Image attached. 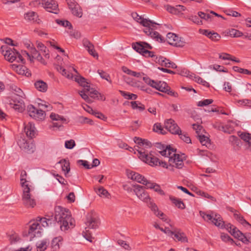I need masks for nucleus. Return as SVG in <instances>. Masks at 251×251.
<instances>
[{"label":"nucleus","instance_id":"nucleus-49","mask_svg":"<svg viewBox=\"0 0 251 251\" xmlns=\"http://www.w3.org/2000/svg\"><path fill=\"white\" fill-rule=\"evenodd\" d=\"M9 240L11 244H14L19 241L21 238L17 233L14 232L9 236Z\"/></svg>","mask_w":251,"mask_h":251},{"label":"nucleus","instance_id":"nucleus-11","mask_svg":"<svg viewBox=\"0 0 251 251\" xmlns=\"http://www.w3.org/2000/svg\"><path fill=\"white\" fill-rule=\"evenodd\" d=\"M100 223V220L96 213H89L86 216L85 229H97L98 228Z\"/></svg>","mask_w":251,"mask_h":251},{"label":"nucleus","instance_id":"nucleus-21","mask_svg":"<svg viewBox=\"0 0 251 251\" xmlns=\"http://www.w3.org/2000/svg\"><path fill=\"white\" fill-rule=\"evenodd\" d=\"M23 63H16L11 65V68L17 73L21 75L28 76L29 73H28L26 67L23 65Z\"/></svg>","mask_w":251,"mask_h":251},{"label":"nucleus","instance_id":"nucleus-4","mask_svg":"<svg viewBox=\"0 0 251 251\" xmlns=\"http://www.w3.org/2000/svg\"><path fill=\"white\" fill-rule=\"evenodd\" d=\"M138 149L137 151L138 152L139 158L143 161L146 163L149 164L150 166H161L163 168H167V164L166 162L163 161H160L159 159L154 157V155L150 152L148 154L146 152L145 150L141 147H138Z\"/></svg>","mask_w":251,"mask_h":251},{"label":"nucleus","instance_id":"nucleus-17","mask_svg":"<svg viewBox=\"0 0 251 251\" xmlns=\"http://www.w3.org/2000/svg\"><path fill=\"white\" fill-rule=\"evenodd\" d=\"M9 104L11 107L19 112H22L25 109L24 102L20 97H12L9 101Z\"/></svg>","mask_w":251,"mask_h":251},{"label":"nucleus","instance_id":"nucleus-54","mask_svg":"<svg viewBox=\"0 0 251 251\" xmlns=\"http://www.w3.org/2000/svg\"><path fill=\"white\" fill-rule=\"evenodd\" d=\"M197 194L200 196H201L202 197H203L204 198H207V199H209L210 200H211L212 201H216V199L215 198H214L213 197L210 196V195H209L208 194L203 192V191H202L201 190H198L197 192H196Z\"/></svg>","mask_w":251,"mask_h":251},{"label":"nucleus","instance_id":"nucleus-26","mask_svg":"<svg viewBox=\"0 0 251 251\" xmlns=\"http://www.w3.org/2000/svg\"><path fill=\"white\" fill-rule=\"evenodd\" d=\"M62 245L63 238L61 236L54 238L51 241V247L54 251L60 250Z\"/></svg>","mask_w":251,"mask_h":251},{"label":"nucleus","instance_id":"nucleus-46","mask_svg":"<svg viewBox=\"0 0 251 251\" xmlns=\"http://www.w3.org/2000/svg\"><path fill=\"white\" fill-rule=\"evenodd\" d=\"M133 187L134 188L133 192L138 198L142 194V192L145 191L142 186L138 184L133 185Z\"/></svg>","mask_w":251,"mask_h":251},{"label":"nucleus","instance_id":"nucleus-13","mask_svg":"<svg viewBox=\"0 0 251 251\" xmlns=\"http://www.w3.org/2000/svg\"><path fill=\"white\" fill-rule=\"evenodd\" d=\"M166 40L170 45L175 47H182L185 45V42L183 38L179 37L173 33H168L167 34Z\"/></svg>","mask_w":251,"mask_h":251},{"label":"nucleus","instance_id":"nucleus-18","mask_svg":"<svg viewBox=\"0 0 251 251\" xmlns=\"http://www.w3.org/2000/svg\"><path fill=\"white\" fill-rule=\"evenodd\" d=\"M165 128L173 134H179L181 129L176 122L172 119H167L164 122Z\"/></svg>","mask_w":251,"mask_h":251},{"label":"nucleus","instance_id":"nucleus-45","mask_svg":"<svg viewBox=\"0 0 251 251\" xmlns=\"http://www.w3.org/2000/svg\"><path fill=\"white\" fill-rule=\"evenodd\" d=\"M75 80L77 82L80 86L84 87L86 84H88V83L86 81L85 78L81 76L76 75L74 77Z\"/></svg>","mask_w":251,"mask_h":251},{"label":"nucleus","instance_id":"nucleus-27","mask_svg":"<svg viewBox=\"0 0 251 251\" xmlns=\"http://www.w3.org/2000/svg\"><path fill=\"white\" fill-rule=\"evenodd\" d=\"M173 238L176 241H180L181 242H187V238L185 234L178 230H174Z\"/></svg>","mask_w":251,"mask_h":251},{"label":"nucleus","instance_id":"nucleus-37","mask_svg":"<svg viewBox=\"0 0 251 251\" xmlns=\"http://www.w3.org/2000/svg\"><path fill=\"white\" fill-rule=\"evenodd\" d=\"M36 220L38 221L39 224H41L42 226L44 227L49 226V225L51 224V220L50 219H47L44 217L41 218L38 217Z\"/></svg>","mask_w":251,"mask_h":251},{"label":"nucleus","instance_id":"nucleus-23","mask_svg":"<svg viewBox=\"0 0 251 251\" xmlns=\"http://www.w3.org/2000/svg\"><path fill=\"white\" fill-rule=\"evenodd\" d=\"M25 132L26 136L30 138L35 137L37 133V130L34 125L31 122H29L25 126Z\"/></svg>","mask_w":251,"mask_h":251},{"label":"nucleus","instance_id":"nucleus-55","mask_svg":"<svg viewBox=\"0 0 251 251\" xmlns=\"http://www.w3.org/2000/svg\"><path fill=\"white\" fill-rule=\"evenodd\" d=\"M240 105L251 107V100L248 99L240 100L236 101Z\"/></svg>","mask_w":251,"mask_h":251},{"label":"nucleus","instance_id":"nucleus-28","mask_svg":"<svg viewBox=\"0 0 251 251\" xmlns=\"http://www.w3.org/2000/svg\"><path fill=\"white\" fill-rule=\"evenodd\" d=\"M26 172L24 170L22 171L20 175V184L22 189L32 187L30 184V182L26 180Z\"/></svg>","mask_w":251,"mask_h":251},{"label":"nucleus","instance_id":"nucleus-5","mask_svg":"<svg viewBox=\"0 0 251 251\" xmlns=\"http://www.w3.org/2000/svg\"><path fill=\"white\" fill-rule=\"evenodd\" d=\"M1 51L5 59L8 61L24 63L23 57L15 49L11 48L7 45L2 46L1 47Z\"/></svg>","mask_w":251,"mask_h":251},{"label":"nucleus","instance_id":"nucleus-25","mask_svg":"<svg viewBox=\"0 0 251 251\" xmlns=\"http://www.w3.org/2000/svg\"><path fill=\"white\" fill-rule=\"evenodd\" d=\"M83 45L92 56L94 57L98 58V54L95 51L93 45L89 40L86 39H84L83 40Z\"/></svg>","mask_w":251,"mask_h":251},{"label":"nucleus","instance_id":"nucleus-59","mask_svg":"<svg viewBox=\"0 0 251 251\" xmlns=\"http://www.w3.org/2000/svg\"><path fill=\"white\" fill-rule=\"evenodd\" d=\"M153 131L156 132H160L163 134H165V131L160 123H156L153 126Z\"/></svg>","mask_w":251,"mask_h":251},{"label":"nucleus","instance_id":"nucleus-47","mask_svg":"<svg viewBox=\"0 0 251 251\" xmlns=\"http://www.w3.org/2000/svg\"><path fill=\"white\" fill-rule=\"evenodd\" d=\"M72 14L78 17H81L82 16V9L79 5H76L74 8L71 10Z\"/></svg>","mask_w":251,"mask_h":251},{"label":"nucleus","instance_id":"nucleus-56","mask_svg":"<svg viewBox=\"0 0 251 251\" xmlns=\"http://www.w3.org/2000/svg\"><path fill=\"white\" fill-rule=\"evenodd\" d=\"M213 101V100L212 99H205L199 101L197 103V105L198 106L202 107L212 103Z\"/></svg>","mask_w":251,"mask_h":251},{"label":"nucleus","instance_id":"nucleus-41","mask_svg":"<svg viewBox=\"0 0 251 251\" xmlns=\"http://www.w3.org/2000/svg\"><path fill=\"white\" fill-rule=\"evenodd\" d=\"M240 137L245 142L251 145V134L246 132H242L239 134Z\"/></svg>","mask_w":251,"mask_h":251},{"label":"nucleus","instance_id":"nucleus-10","mask_svg":"<svg viewBox=\"0 0 251 251\" xmlns=\"http://www.w3.org/2000/svg\"><path fill=\"white\" fill-rule=\"evenodd\" d=\"M133 48L137 52L145 56H154L153 52L148 50V49H151L152 47L147 43L144 42H137L133 45Z\"/></svg>","mask_w":251,"mask_h":251},{"label":"nucleus","instance_id":"nucleus-31","mask_svg":"<svg viewBox=\"0 0 251 251\" xmlns=\"http://www.w3.org/2000/svg\"><path fill=\"white\" fill-rule=\"evenodd\" d=\"M59 163L61 164L62 170L64 172L65 176H67V174H68L70 171L69 161L63 159L60 160Z\"/></svg>","mask_w":251,"mask_h":251},{"label":"nucleus","instance_id":"nucleus-53","mask_svg":"<svg viewBox=\"0 0 251 251\" xmlns=\"http://www.w3.org/2000/svg\"><path fill=\"white\" fill-rule=\"evenodd\" d=\"M233 70L237 72L247 74V75H251V72L247 69H242L238 66H234L233 67Z\"/></svg>","mask_w":251,"mask_h":251},{"label":"nucleus","instance_id":"nucleus-12","mask_svg":"<svg viewBox=\"0 0 251 251\" xmlns=\"http://www.w3.org/2000/svg\"><path fill=\"white\" fill-rule=\"evenodd\" d=\"M27 110L29 116L32 118L38 121H43L45 119L46 114L43 110L36 109L32 105H28Z\"/></svg>","mask_w":251,"mask_h":251},{"label":"nucleus","instance_id":"nucleus-43","mask_svg":"<svg viewBox=\"0 0 251 251\" xmlns=\"http://www.w3.org/2000/svg\"><path fill=\"white\" fill-rule=\"evenodd\" d=\"M131 104L132 108L134 109H136L139 110L140 111H142L145 109V107L144 105L142 104L141 103L134 101L131 102Z\"/></svg>","mask_w":251,"mask_h":251},{"label":"nucleus","instance_id":"nucleus-6","mask_svg":"<svg viewBox=\"0 0 251 251\" xmlns=\"http://www.w3.org/2000/svg\"><path fill=\"white\" fill-rule=\"evenodd\" d=\"M26 228L27 230H25L23 235L29 237L30 240L41 236L42 229L38 221L36 220H31L27 225Z\"/></svg>","mask_w":251,"mask_h":251},{"label":"nucleus","instance_id":"nucleus-52","mask_svg":"<svg viewBox=\"0 0 251 251\" xmlns=\"http://www.w3.org/2000/svg\"><path fill=\"white\" fill-rule=\"evenodd\" d=\"M138 198L146 203H147L151 200L150 196L145 191H144L143 192H142V194L140 195Z\"/></svg>","mask_w":251,"mask_h":251},{"label":"nucleus","instance_id":"nucleus-9","mask_svg":"<svg viewBox=\"0 0 251 251\" xmlns=\"http://www.w3.org/2000/svg\"><path fill=\"white\" fill-rule=\"evenodd\" d=\"M200 214L205 221L210 222L218 227H223L224 226V222L223 221L221 216L218 214L213 212L207 214L204 212L200 211Z\"/></svg>","mask_w":251,"mask_h":251},{"label":"nucleus","instance_id":"nucleus-63","mask_svg":"<svg viewBox=\"0 0 251 251\" xmlns=\"http://www.w3.org/2000/svg\"><path fill=\"white\" fill-rule=\"evenodd\" d=\"M13 90L15 91V94L12 97H20L23 99L24 93L20 88L15 86Z\"/></svg>","mask_w":251,"mask_h":251},{"label":"nucleus","instance_id":"nucleus-14","mask_svg":"<svg viewBox=\"0 0 251 251\" xmlns=\"http://www.w3.org/2000/svg\"><path fill=\"white\" fill-rule=\"evenodd\" d=\"M18 145L21 149L28 153H33L35 150L34 144L30 142L27 141L25 138L21 137L17 142Z\"/></svg>","mask_w":251,"mask_h":251},{"label":"nucleus","instance_id":"nucleus-19","mask_svg":"<svg viewBox=\"0 0 251 251\" xmlns=\"http://www.w3.org/2000/svg\"><path fill=\"white\" fill-rule=\"evenodd\" d=\"M42 4L49 12L57 13L58 4L54 0H42Z\"/></svg>","mask_w":251,"mask_h":251},{"label":"nucleus","instance_id":"nucleus-16","mask_svg":"<svg viewBox=\"0 0 251 251\" xmlns=\"http://www.w3.org/2000/svg\"><path fill=\"white\" fill-rule=\"evenodd\" d=\"M147 204L157 217H159L164 222L167 223L170 222V220L165 215V214L159 210L157 205L151 199L147 203Z\"/></svg>","mask_w":251,"mask_h":251},{"label":"nucleus","instance_id":"nucleus-33","mask_svg":"<svg viewBox=\"0 0 251 251\" xmlns=\"http://www.w3.org/2000/svg\"><path fill=\"white\" fill-rule=\"evenodd\" d=\"M37 47L40 50L41 52L43 53L44 57L49 59L50 58V54L49 53V50L47 49L46 47L42 43H38Z\"/></svg>","mask_w":251,"mask_h":251},{"label":"nucleus","instance_id":"nucleus-34","mask_svg":"<svg viewBox=\"0 0 251 251\" xmlns=\"http://www.w3.org/2000/svg\"><path fill=\"white\" fill-rule=\"evenodd\" d=\"M49 245V241L47 240H42L36 243V247L40 251H45Z\"/></svg>","mask_w":251,"mask_h":251},{"label":"nucleus","instance_id":"nucleus-20","mask_svg":"<svg viewBox=\"0 0 251 251\" xmlns=\"http://www.w3.org/2000/svg\"><path fill=\"white\" fill-rule=\"evenodd\" d=\"M50 118L52 120L57 121V122L53 123L52 126L53 127L59 128L62 126L63 124L67 123L66 119L64 117L53 113L50 114Z\"/></svg>","mask_w":251,"mask_h":251},{"label":"nucleus","instance_id":"nucleus-42","mask_svg":"<svg viewBox=\"0 0 251 251\" xmlns=\"http://www.w3.org/2000/svg\"><path fill=\"white\" fill-rule=\"evenodd\" d=\"M198 137L200 142L202 146L206 147L210 146V140L207 137L203 135H199Z\"/></svg>","mask_w":251,"mask_h":251},{"label":"nucleus","instance_id":"nucleus-22","mask_svg":"<svg viewBox=\"0 0 251 251\" xmlns=\"http://www.w3.org/2000/svg\"><path fill=\"white\" fill-rule=\"evenodd\" d=\"M27 47L30 50V54L31 56V58L33 60L34 58L36 59L38 61H40L41 63L45 65L47 64V62L45 60V59L42 57L40 53H39L38 51L36 50V49L32 46H30V45H28Z\"/></svg>","mask_w":251,"mask_h":251},{"label":"nucleus","instance_id":"nucleus-1","mask_svg":"<svg viewBox=\"0 0 251 251\" xmlns=\"http://www.w3.org/2000/svg\"><path fill=\"white\" fill-rule=\"evenodd\" d=\"M131 16L135 21L145 27L143 30L147 35L150 36L152 38L159 42H163L164 41V39L161 35L157 32L154 31L156 26L159 25V24L156 23L150 20L144 18L139 16L137 13H132Z\"/></svg>","mask_w":251,"mask_h":251},{"label":"nucleus","instance_id":"nucleus-7","mask_svg":"<svg viewBox=\"0 0 251 251\" xmlns=\"http://www.w3.org/2000/svg\"><path fill=\"white\" fill-rule=\"evenodd\" d=\"M32 190V187L22 189V201L23 204L27 208H33L36 205V200L31 194Z\"/></svg>","mask_w":251,"mask_h":251},{"label":"nucleus","instance_id":"nucleus-36","mask_svg":"<svg viewBox=\"0 0 251 251\" xmlns=\"http://www.w3.org/2000/svg\"><path fill=\"white\" fill-rule=\"evenodd\" d=\"M170 200L172 201L173 203L175 204L178 208L184 209L185 205L182 201L180 200L177 199L174 197L170 196Z\"/></svg>","mask_w":251,"mask_h":251},{"label":"nucleus","instance_id":"nucleus-58","mask_svg":"<svg viewBox=\"0 0 251 251\" xmlns=\"http://www.w3.org/2000/svg\"><path fill=\"white\" fill-rule=\"evenodd\" d=\"M98 73L102 79L106 80L110 83L112 82L111 79H110V76L108 74L101 70H98Z\"/></svg>","mask_w":251,"mask_h":251},{"label":"nucleus","instance_id":"nucleus-39","mask_svg":"<svg viewBox=\"0 0 251 251\" xmlns=\"http://www.w3.org/2000/svg\"><path fill=\"white\" fill-rule=\"evenodd\" d=\"M227 33L230 36L233 38L240 37L243 35V33L241 31L234 28L229 29Z\"/></svg>","mask_w":251,"mask_h":251},{"label":"nucleus","instance_id":"nucleus-51","mask_svg":"<svg viewBox=\"0 0 251 251\" xmlns=\"http://www.w3.org/2000/svg\"><path fill=\"white\" fill-rule=\"evenodd\" d=\"M220 130H222L225 133H231L234 130V128L232 126H231L229 124H227L225 126H222L220 128Z\"/></svg>","mask_w":251,"mask_h":251},{"label":"nucleus","instance_id":"nucleus-60","mask_svg":"<svg viewBox=\"0 0 251 251\" xmlns=\"http://www.w3.org/2000/svg\"><path fill=\"white\" fill-rule=\"evenodd\" d=\"M56 22L57 24L64 26L67 27L68 26L69 28H72V25L71 23L68 21H64V20H56Z\"/></svg>","mask_w":251,"mask_h":251},{"label":"nucleus","instance_id":"nucleus-38","mask_svg":"<svg viewBox=\"0 0 251 251\" xmlns=\"http://www.w3.org/2000/svg\"><path fill=\"white\" fill-rule=\"evenodd\" d=\"M156 62L162 66L168 68L170 60L163 57L159 56L156 58Z\"/></svg>","mask_w":251,"mask_h":251},{"label":"nucleus","instance_id":"nucleus-64","mask_svg":"<svg viewBox=\"0 0 251 251\" xmlns=\"http://www.w3.org/2000/svg\"><path fill=\"white\" fill-rule=\"evenodd\" d=\"M180 74L182 76H186L191 79H193V76L194 75V74H192V73H190L189 71L187 70L186 69L182 70L180 72Z\"/></svg>","mask_w":251,"mask_h":251},{"label":"nucleus","instance_id":"nucleus-61","mask_svg":"<svg viewBox=\"0 0 251 251\" xmlns=\"http://www.w3.org/2000/svg\"><path fill=\"white\" fill-rule=\"evenodd\" d=\"M78 122L81 124H89L91 125L93 124V122L91 120L83 116L79 117Z\"/></svg>","mask_w":251,"mask_h":251},{"label":"nucleus","instance_id":"nucleus-48","mask_svg":"<svg viewBox=\"0 0 251 251\" xmlns=\"http://www.w3.org/2000/svg\"><path fill=\"white\" fill-rule=\"evenodd\" d=\"M193 79L197 83L201 84L204 86H206V87L209 86V84L208 82L206 81L205 80L203 79L201 77H200L199 76H196L195 75H194Z\"/></svg>","mask_w":251,"mask_h":251},{"label":"nucleus","instance_id":"nucleus-30","mask_svg":"<svg viewBox=\"0 0 251 251\" xmlns=\"http://www.w3.org/2000/svg\"><path fill=\"white\" fill-rule=\"evenodd\" d=\"M34 86L36 89L42 92H45L47 90L48 85L44 81L39 80L34 83Z\"/></svg>","mask_w":251,"mask_h":251},{"label":"nucleus","instance_id":"nucleus-32","mask_svg":"<svg viewBox=\"0 0 251 251\" xmlns=\"http://www.w3.org/2000/svg\"><path fill=\"white\" fill-rule=\"evenodd\" d=\"M143 79L145 83L150 85L151 87L155 88L157 90L158 89H159V81H155L147 76L143 77Z\"/></svg>","mask_w":251,"mask_h":251},{"label":"nucleus","instance_id":"nucleus-44","mask_svg":"<svg viewBox=\"0 0 251 251\" xmlns=\"http://www.w3.org/2000/svg\"><path fill=\"white\" fill-rule=\"evenodd\" d=\"M96 192L100 197H103L107 198H109L110 194L108 191L102 187L99 188L96 191Z\"/></svg>","mask_w":251,"mask_h":251},{"label":"nucleus","instance_id":"nucleus-57","mask_svg":"<svg viewBox=\"0 0 251 251\" xmlns=\"http://www.w3.org/2000/svg\"><path fill=\"white\" fill-rule=\"evenodd\" d=\"M159 89H158V91L163 93L167 92L169 86L165 82L159 81Z\"/></svg>","mask_w":251,"mask_h":251},{"label":"nucleus","instance_id":"nucleus-8","mask_svg":"<svg viewBox=\"0 0 251 251\" xmlns=\"http://www.w3.org/2000/svg\"><path fill=\"white\" fill-rule=\"evenodd\" d=\"M226 229L232 235L242 242L244 243H251V233H248L246 235H244L236 227L231 224L226 225Z\"/></svg>","mask_w":251,"mask_h":251},{"label":"nucleus","instance_id":"nucleus-24","mask_svg":"<svg viewBox=\"0 0 251 251\" xmlns=\"http://www.w3.org/2000/svg\"><path fill=\"white\" fill-rule=\"evenodd\" d=\"M25 19L26 21L31 23H36L38 24L40 23V20L38 18L37 14L33 11H29L25 13Z\"/></svg>","mask_w":251,"mask_h":251},{"label":"nucleus","instance_id":"nucleus-40","mask_svg":"<svg viewBox=\"0 0 251 251\" xmlns=\"http://www.w3.org/2000/svg\"><path fill=\"white\" fill-rule=\"evenodd\" d=\"M119 91L122 96L124 97L126 99L134 100L137 98V96L135 94H131L122 90H119Z\"/></svg>","mask_w":251,"mask_h":251},{"label":"nucleus","instance_id":"nucleus-50","mask_svg":"<svg viewBox=\"0 0 251 251\" xmlns=\"http://www.w3.org/2000/svg\"><path fill=\"white\" fill-rule=\"evenodd\" d=\"M179 136V138L183 140L184 142L189 144L191 143V140L188 134L185 132H182L181 131L180 133L177 134Z\"/></svg>","mask_w":251,"mask_h":251},{"label":"nucleus","instance_id":"nucleus-35","mask_svg":"<svg viewBox=\"0 0 251 251\" xmlns=\"http://www.w3.org/2000/svg\"><path fill=\"white\" fill-rule=\"evenodd\" d=\"M56 69L57 71L62 74L63 76L69 79H73L74 76L72 74L68 71H67L66 70L63 68L61 66H58L56 67Z\"/></svg>","mask_w":251,"mask_h":251},{"label":"nucleus","instance_id":"nucleus-29","mask_svg":"<svg viewBox=\"0 0 251 251\" xmlns=\"http://www.w3.org/2000/svg\"><path fill=\"white\" fill-rule=\"evenodd\" d=\"M146 188L147 189H152L161 195H165L164 191L161 189V187L159 185L154 183H152L150 181H148L146 186Z\"/></svg>","mask_w":251,"mask_h":251},{"label":"nucleus","instance_id":"nucleus-2","mask_svg":"<svg viewBox=\"0 0 251 251\" xmlns=\"http://www.w3.org/2000/svg\"><path fill=\"white\" fill-rule=\"evenodd\" d=\"M54 218L59 224L62 231H65L75 226V220L72 218L70 212L60 206L55 208Z\"/></svg>","mask_w":251,"mask_h":251},{"label":"nucleus","instance_id":"nucleus-15","mask_svg":"<svg viewBox=\"0 0 251 251\" xmlns=\"http://www.w3.org/2000/svg\"><path fill=\"white\" fill-rule=\"evenodd\" d=\"M126 176L128 178L145 186L149 181L144 176L131 170H126Z\"/></svg>","mask_w":251,"mask_h":251},{"label":"nucleus","instance_id":"nucleus-62","mask_svg":"<svg viewBox=\"0 0 251 251\" xmlns=\"http://www.w3.org/2000/svg\"><path fill=\"white\" fill-rule=\"evenodd\" d=\"M234 218L237 220L242 225H249L251 227V225L249 224V223L248 222H247L244 219V218L238 215V214H235L234 215Z\"/></svg>","mask_w":251,"mask_h":251},{"label":"nucleus","instance_id":"nucleus-3","mask_svg":"<svg viewBox=\"0 0 251 251\" xmlns=\"http://www.w3.org/2000/svg\"><path fill=\"white\" fill-rule=\"evenodd\" d=\"M159 152L162 156L169 158L170 165L173 167L177 169H181L183 167V159L185 157L184 154L176 153V150H174L170 146H166L165 149Z\"/></svg>","mask_w":251,"mask_h":251}]
</instances>
